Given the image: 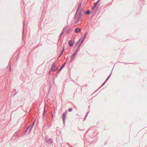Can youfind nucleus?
<instances>
[{
    "label": "nucleus",
    "instance_id": "f257e3e1",
    "mask_svg": "<svg viewBox=\"0 0 147 147\" xmlns=\"http://www.w3.org/2000/svg\"><path fill=\"white\" fill-rule=\"evenodd\" d=\"M67 113V111H65L62 114V120L63 122V123L64 124H65V120Z\"/></svg>",
    "mask_w": 147,
    "mask_h": 147
},
{
    "label": "nucleus",
    "instance_id": "f03ea898",
    "mask_svg": "<svg viewBox=\"0 0 147 147\" xmlns=\"http://www.w3.org/2000/svg\"><path fill=\"white\" fill-rule=\"evenodd\" d=\"M45 140L48 144H52L53 142V140L51 138H48L46 137L45 138Z\"/></svg>",
    "mask_w": 147,
    "mask_h": 147
},
{
    "label": "nucleus",
    "instance_id": "7ed1b4c3",
    "mask_svg": "<svg viewBox=\"0 0 147 147\" xmlns=\"http://www.w3.org/2000/svg\"><path fill=\"white\" fill-rule=\"evenodd\" d=\"M34 123H35V121H34L32 123V124L30 126V128L29 129V131L28 132V134H29L30 133V132L32 130V128H33V126L34 124Z\"/></svg>",
    "mask_w": 147,
    "mask_h": 147
},
{
    "label": "nucleus",
    "instance_id": "20e7f679",
    "mask_svg": "<svg viewBox=\"0 0 147 147\" xmlns=\"http://www.w3.org/2000/svg\"><path fill=\"white\" fill-rule=\"evenodd\" d=\"M56 67L55 66V63H53L52 64L51 68V70L52 71H55L56 70Z\"/></svg>",
    "mask_w": 147,
    "mask_h": 147
},
{
    "label": "nucleus",
    "instance_id": "39448f33",
    "mask_svg": "<svg viewBox=\"0 0 147 147\" xmlns=\"http://www.w3.org/2000/svg\"><path fill=\"white\" fill-rule=\"evenodd\" d=\"M66 28H67V27H64V28L62 30L61 32V33L60 34V35L59 36V39H60L61 35L64 33V31L66 29Z\"/></svg>",
    "mask_w": 147,
    "mask_h": 147
},
{
    "label": "nucleus",
    "instance_id": "423d86ee",
    "mask_svg": "<svg viewBox=\"0 0 147 147\" xmlns=\"http://www.w3.org/2000/svg\"><path fill=\"white\" fill-rule=\"evenodd\" d=\"M81 31V28H76L75 30V32L76 33H77L78 32H80Z\"/></svg>",
    "mask_w": 147,
    "mask_h": 147
},
{
    "label": "nucleus",
    "instance_id": "0eeeda50",
    "mask_svg": "<svg viewBox=\"0 0 147 147\" xmlns=\"http://www.w3.org/2000/svg\"><path fill=\"white\" fill-rule=\"evenodd\" d=\"M81 16H78V18H77V19L76 21V22H75L76 24H77L81 21Z\"/></svg>",
    "mask_w": 147,
    "mask_h": 147
},
{
    "label": "nucleus",
    "instance_id": "6e6552de",
    "mask_svg": "<svg viewBox=\"0 0 147 147\" xmlns=\"http://www.w3.org/2000/svg\"><path fill=\"white\" fill-rule=\"evenodd\" d=\"M69 46L70 47H72L73 45V41L72 40H69L68 42Z\"/></svg>",
    "mask_w": 147,
    "mask_h": 147
},
{
    "label": "nucleus",
    "instance_id": "1a4fd4ad",
    "mask_svg": "<svg viewBox=\"0 0 147 147\" xmlns=\"http://www.w3.org/2000/svg\"><path fill=\"white\" fill-rule=\"evenodd\" d=\"M78 10H79V9H78V8L76 10V12L74 16V19H76V16L78 14Z\"/></svg>",
    "mask_w": 147,
    "mask_h": 147
},
{
    "label": "nucleus",
    "instance_id": "9d476101",
    "mask_svg": "<svg viewBox=\"0 0 147 147\" xmlns=\"http://www.w3.org/2000/svg\"><path fill=\"white\" fill-rule=\"evenodd\" d=\"M66 63L65 62L62 65L59 70V71H61L64 67Z\"/></svg>",
    "mask_w": 147,
    "mask_h": 147
},
{
    "label": "nucleus",
    "instance_id": "9b49d317",
    "mask_svg": "<svg viewBox=\"0 0 147 147\" xmlns=\"http://www.w3.org/2000/svg\"><path fill=\"white\" fill-rule=\"evenodd\" d=\"M76 55L74 53H73V54L72 55L71 58V60H72L75 57Z\"/></svg>",
    "mask_w": 147,
    "mask_h": 147
},
{
    "label": "nucleus",
    "instance_id": "f8f14e48",
    "mask_svg": "<svg viewBox=\"0 0 147 147\" xmlns=\"http://www.w3.org/2000/svg\"><path fill=\"white\" fill-rule=\"evenodd\" d=\"M82 42H83V40H82L80 44L77 47V49H78V50L80 49V47Z\"/></svg>",
    "mask_w": 147,
    "mask_h": 147
},
{
    "label": "nucleus",
    "instance_id": "ddd939ff",
    "mask_svg": "<svg viewBox=\"0 0 147 147\" xmlns=\"http://www.w3.org/2000/svg\"><path fill=\"white\" fill-rule=\"evenodd\" d=\"M84 11H83L82 13H81V11H80L79 13L78 16H80L81 17L82 16H83V12Z\"/></svg>",
    "mask_w": 147,
    "mask_h": 147
},
{
    "label": "nucleus",
    "instance_id": "4468645a",
    "mask_svg": "<svg viewBox=\"0 0 147 147\" xmlns=\"http://www.w3.org/2000/svg\"><path fill=\"white\" fill-rule=\"evenodd\" d=\"M86 34H87V33L86 32H85L84 34V35L83 37V39H82V40H83V42L84 40L85 39V38L86 37Z\"/></svg>",
    "mask_w": 147,
    "mask_h": 147
},
{
    "label": "nucleus",
    "instance_id": "2eb2a0df",
    "mask_svg": "<svg viewBox=\"0 0 147 147\" xmlns=\"http://www.w3.org/2000/svg\"><path fill=\"white\" fill-rule=\"evenodd\" d=\"M90 13V11L89 10H88L86 12V14L89 15Z\"/></svg>",
    "mask_w": 147,
    "mask_h": 147
},
{
    "label": "nucleus",
    "instance_id": "dca6fc26",
    "mask_svg": "<svg viewBox=\"0 0 147 147\" xmlns=\"http://www.w3.org/2000/svg\"><path fill=\"white\" fill-rule=\"evenodd\" d=\"M111 74H110V75L108 76V77L105 80V82H106L110 78V77L111 76Z\"/></svg>",
    "mask_w": 147,
    "mask_h": 147
},
{
    "label": "nucleus",
    "instance_id": "f3484780",
    "mask_svg": "<svg viewBox=\"0 0 147 147\" xmlns=\"http://www.w3.org/2000/svg\"><path fill=\"white\" fill-rule=\"evenodd\" d=\"M78 49H76L75 50V51H74V53L76 54V55H77V53L78 52Z\"/></svg>",
    "mask_w": 147,
    "mask_h": 147
},
{
    "label": "nucleus",
    "instance_id": "a211bd4d",
    "mask_svg": "<svg viewBox=\"0 0 147 147\" xmlns=\"http://www.w3.org/2000/svg\"><path fill=\"white\" fill-rule=\"evenodd\" d=\"M30 126V125H29V126L26 129V130H25V133H26L27 131H28V129L29 128Z\"/></svg>",
    "mask_w": 147,
    "mask_h": 147
},
{
    "label": "nucleus",
    "instance_id": "6ab92c4d",
    "mask_svg": "<svg viewBox=\"0 0 147 147\" xmlns=\"http://www.w3.org/2000/svg\"><path fill=\"white\" fill-rule=\"evenodd\" d=\"M25 20H24V21H23V34L24 33V22H25Z\"/></svg>",
    "mask_w": 147,
    "mask_h": 147
},
{
    "label": "nucleus",
    "instance_id": "aec40b11",
    "mask_svg": "<svg viewBox=\"0 0 147 147\" xmlns=\"http://www.w3.org/2000/svg\"><path fill=\"white\" fill-rule=\"evenodd\" d=\"M70 31H71V29L70 28L69 30H67V34H69L70 32Z\"/></svg>",
    "mask_w": 147,
    "mask_h": 147
},
{
    "label": "nucleus",
    "instance_id": "412c9836",
    "mask_svg": "<svg viewBox=\"0 0 147 147\" xmlns=\"http://www.w3.org/2000/svg\"><path fill=\"white\" fill-rule=\"evenodd\" d=\"M45 107H44V112L43 113V117H44L45 115Z\"/></svg>",
    "mask_w": 147,
    "mask_h": 147
},
{
    "label": "nucleus",
    "instance_id": "4be33fe9",
    "mask_svg": "<svg viewBox=\"0 0 147 147\" xmlns=\"http://www.w3.org/2000/svg\"><path fill=\"white\" fill-rule=\"evenodd\" d=\"M72 109L71 108H70L68 109V111L69 112H71L72 111Z\"/></svg>",
    "mask_w": 147,
    "mask_h": 147
},
{
    "label": "nucleus",
    "instance_id": "5701e85b",
    "mask_svg": "<svg viewBox=\"0 0 147 147\" xmlns=\"http://www.w3.org/2000/svg\"><path fill=\"white\" fill-rule=\"evenodd\" d=\"M105 82H104L101 85V86H100V87L102 86L105 84Z\"/></svg>",
    "mask_w": 147,
    "mask_h": 147
},
{
    "label": "nucleus",
    "instance_id": "b1692460",
    "mask_svg": "<svg viewBox=\"0 0 147 147\" xmlns=\"http://www.w3.org/2000/svg\"><path fill=\"white\" fill-rule=\"evenodd\" d=\"M88 112H88H88H87V114L85 116V117H84V120H85V119H86V117L87 116V115H88Z\"/></svg>",
    "mask_w": 147,
    "mask_h": 147
},
{
    "label": "nucleus",
    "instance_id": "393cba45",
    "mask_svg": "<svg viewBox=\"0 0 147 147\" xmlns=\"http://www.w3.org/2000/svg\"><path fill=\"white\" fill-rule=\"evenodd\" d=\"M97 4V3L96 2L94 3V6L95 7H96Z\"/></svg>",
    "mask_w": 147,
    "mask_h": 147
},
{
    "label": "nucleus",
    "instance_id": "a878e982",
    "mask_svg": "<svg viewBox=\"0 0 147 147\" xmlns=\"http://www.w3.org/2000/svg\"><path fill=\"white\" fill-rule=\"evenodd\" d=\"M95 7H95L94 6L92 8V10H94L95 8Z\"/></svg>",
    "mask_w": 147,
    "mask_h": 147
},
{
    "label": "nucleus",
    "instance_id": "bb28decb",
    "mask_svg": "<svg viewBox=\"0 0 147 147\" xmlns=\"http://www.w3.org/2000/svg\"><path fill=\"white\" fill-rule=\"evenodd\" d=\"M81 3H80V4L79 5V6H78V9H79L80 8V7H81Z\"/></svg>",
    "mask_w": 147,
    "mask_h": 147
},
{
    "label": "nucleus",
    "instance_id": "cd10ccee",
    "mask_svg": "<svg viewBox=\"0 0 147 147\" xmlns=\"http://www.w3.org/2000/svg\"><path fill=\"white\" fill-rule=\"evenodd\" d=\"M11 64V61H10H10H9V63L8 65H10V64Z\"/></svg>",
    "mask_w": 147,
    "mask_h": 147
},
{
    "label": "nucleus",
    "instance_id": "c85d7f7f",
    "mask_svg": "<svg viewBox=\"0 0 147 147\" xmlns=\"http://www.w3.org/2000/svg\"><path fill=\"white\" fill-rule=\"evenodd\" d=\"M9 70L10 71H11V64H10V66L9 67Z\"/></svg>",
    "mask_w": 147,
    "mask_h": 147
},
{
    "label": "nucleus",
    "instance_id": "c756f323",
    "mask_svg": "<svg viewBox=\"0 0 147 147\" xmlns=\"http://www.w3.org/2000/svg\"><path fill=\"white\" fill-rule=\"evenodd\" d=\"M80 41V40H79L76 44V45H77V44L79 43Z\"/></svg>",
    "mask_w": 147,
    "mask_h": 147
},
{
    "label": "nucleus",
    "instance_id": "7c9ffc66",
    "mask_svg": "<svg viewBox=\"0 0 147 147\" xmlns=\"http://www.w3.org/2000/svg\"><path fill=\"white\" fill-rule=\"evenodd\" d=\"M61 56V55L60 54L58 58V59Z\"/></svg>",
    "mask_w": 147,
    "mask_h": 147
},
{
    "label": "nucleus",
    "instance_id": "2f4dec72",
    "mask_svg": "<svg viewBox=\"0 0 147 147\" xmlns=\"http://www.w3.org/2000/svg\"><path fill=\"white\" fill-rule=\"evenodd\" d=\"M80 11H81V13H82V12L83 11H84V10H83V9H81L80 10Z\"/></svg>",
    "mask_w": 147,
    "mask_h": 147
},
{
    "label": "nucleus",
    "instance_id": "473e14b6",
    "mask_svg": "<svg viewBox=\"0 0 147 147\" xmlns=\"http://www.w3.org/2000/svg\"><path fill=\"white\" fill-rule=\"evenodd\" d=\"M64 51V49H63L62 50V51H61V52L63 53V51Z\"/></svg>",
    "mask_w": 147,
    "mask_h": 147
},
{
    "label": "nucleus",
    "instance_id": "72a5a7b5",
    "mask_svg": "<svg viewBox=\"0 0 147 147\" xmlns=\"http://www.w3.org/2000/svg\"><path fill=\"white\" fill-rule=\"evenodd\" d=\"M17 93L16 92L15 93H14L13 95V96H14Z\"/></svg>",
    "mask_w": 147,
    "mask_h": 147
},
{
    "label": "nucleus",
    "instance_id": "f704fd0d",
    "mask_svg": "<svg viewBox=\"0 0 147 147\" xmlns=\"http://www.w3.org/2000/svg\"><path fill=\"white\" fill-rule=\"evenodd\" d=\"M90 129H88V131H87L88 132H89V131H90Z\"/></svg>",
    "mask_w": 147,
    "mask_h": 147
},
{
    "label": "nucleus",
    "instance_id": "c9c22d12",
    "mask_svg": "<svg viewBox=\"0 0 147 147\" xmlns=\"http://www.w3.org/2000/svg\"><path fill=\"white\" fill-rule=\"evenodd\" d=\"M99 1V0H98L96 2V3H97L98 4Z\"/></svg>",
    "mask_w": 147,
    "mask_h": 147
},
{
    "label": "nucleus",
    "instance_id": "e433bc0d",
    "mask_svg": "<svg viewBox=\"0 0 147 147\" xmlns=\"http://www.w3.org/2000/svg\"><path fill=\"white\" fill-rule=\"evenodd\" d=\"M63 53L62 52H61V53H60V54L61 55H62V54H63Z\"/></svg>",
    "mask_w": 147,
    "mask_h": 147
},
{
    "label": "nucleus",
    "instance_id": "4c0bfd02",
    "mask_svg": "<svg viewBox=\"0 0 147 147\" xmlns=\"http://www.w3.org/2000/svg\"><path fill=\"white\" fill-rule=\"evenodd\" d=\"M72 60H71V61H69L70 63H71V62Z\"/></svg>",
    "mask_w": 147,
    "mask_h": 147
},
{
    "label": "nucleus",
    "instance_id": "58836bf2",
    "mask_svg": "<svg viewBox=\"0 0 147 147\" xmlns=\"http://www.w3.org/2000/svg\"><path fill=\"white\" fill-rule=\"evenodd\" d=\"M17 134H15L13 135V136H15Z\"/></svg>",
    "mask_w": 147,
    "mask_h": 147
}]
</instances>
